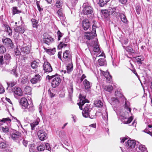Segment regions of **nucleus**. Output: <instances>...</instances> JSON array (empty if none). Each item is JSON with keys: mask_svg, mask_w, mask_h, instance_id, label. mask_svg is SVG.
<instances>
[{"mask_svg": "<svg viewBox=\"0 0 152 152\" xmlns=\"http://www.w3.org/2000/svg\"><path fill=\"white\" fill-rule=\"evenodd\" d=\"M92 107L91 105L89 104H86L82 111V113L83 116L85 118L89 117L91 119L95 118L96 117L95 113L93 115H89V113L91 110Z\"/></svg>", "mask_w": 152, "mask_h": 152, "instance_id": "1", "label": "nucleus"}, {"mask_svg": "<svg viewBox=\"0 0 152 152\" xmlns=\"http://www.w3.org/2000/svg\"><path fill=\"white\" fill-rule=\"evenodd\" d=\"M48 77L49 80L52 79L51 86L53 88H55L58 86L61 81L60 76L57 75H52L50 76L48 75L47 78Z\"/></svg>", "mask_w": 152, "mask_h": 152, "instance_id": "2", "label": "nucleus"}, {"mask_svg": "<svg viewBox=\"0 0 152 152\" xmlns=\"http://www.w3.org/2000/svg\"><path fill=\"white\" fill-rule=\"evenodd\" d=\"M83 9L82 13L84 15H89L92 14L93 12V9L87 4L84 3L83 6Z\"/></svg>", "mask_w": 152, "mask_h": 152, "instance_id": "3", "label": "nucleus"}, {"mask_svg": "<svg viewBox=\"0 0 152 152\" xmlns=\"http://www.w3.org/2000/svg\"><path fill=\"white\" fill-rule=\"evenodd\" d=\"M96 26L93 25L92 26V30L91 32H86L85 35V38L87 39L90 40L93 39L96 35Z\"/></svg>", "mask_w": 152, "mask_h": 152, "instance_id": "4", "label": "nucleus"}, {"mask_svg": "<svg viewBox=\"0 0 152 152\" xmlns=\"http://www.w3.org/2000/svg\"><path fill=\"white\" fill-rule=\"evenodd\" d=\"M11 59V57L10 54H7L4 55V58L2 56H0V64L2 65L4 64H8Z\"/></svg>", "mask_w": 152, "mask_h": 152, "instance_id": "5", "label": "nucleus"}, {"mask_svg": "<svg viewBox=\"0 0 152 152\" xmlns=\"http://www.w3.org/2000/svg\"><path fill=\"white\" fill-rule=\"evenodd\" d=\"M79 98L80 102L77 104L79 106L80 109L81 110H82L83 109L82 106L85 103L88 102V99H86V96H83L81 94H80L79 95Z\"/></svg>", "mask_w": 152, "mask_h": 152, "instance_id": "6", "label": "nucleus"}, {"mask_svg": "<svg viewBox=\"0 0 152 152\" xmlns=\"http://www.w3.org/2000/svg\"><path fill=\"white\" fill-rule=\"evenodd\" d=\"M72 59L71 53L69 50H66L63 53V61H69Z\"/></svg>", "mask_w": 152, "mask_h": 152, "instance_id": "7", "label": "nucleus"}, {"mask_svg": "<svg viewBox=\"0 0 152 152\" xmlns=\"http://www.w3.org/2000/svg\"><path fill=\"white\" fill-rule=\"evenodd\" d=\"M137 145L136 142L134 140H129L127 141V142L126 145V147L127 149L130 151L131 149L134 148Z\"/></svg>", "mask_w": 152, "mask_h": 152, "instance_id": "8", "label": "nucleus"}, {"mask_svg": "<svg viewBox=\"0 0 152 152\" xmlns=\"http://www.w3.org/2000/svg\"><path fill=\"white\" fill-rule=\"evenodd\" d=\"M2 42L3 44L6 46L11 48H13V44L10 39L9 38H3L2 39Z\"/></svg>", "mask_w": 152, "mask_h": 152, "instance_id": "9", "label": "nucleus"}, {"mask_svg": "<svg viewBox=\"0 0 152 152\" xmlns=\"http://www.w3.org/2000/svg\"><path fill=\"white\" fill-rule=\"evenodd\" d=\"M41 79V76L39 74H37L31 79L30 81L32 84H34L39 82Z\"/></svg>", "mask_w": 152, "mask_h": 152, "instance_id": "10", "label": "nucleus"}, {"mask_svg": "<svg viewBox=\"0 0 152 152\" xmlns=\"http://www.w3.org/2000/svg\"><path fill=\"white\" fill-rule=\"evenodd\" d=\"M37 135L41 140L43 141L46 139L47 134L43 130L39 131L37 132Z\"/></svg>", "mask_w": 152, "mask_h": 152, "instance_id": "11", "label": "nucleus"}, {"mask_svg": "<svg viewBox=\"0 0 152 152\" xmlns=\"http://www.w3.org/2000/svg\"><path fill=\"white\" fill-rule=\"evenodd\" d=\"M43 69L46 72H50L52 71V68L49 63L48 62H45L44 64Z\"/></svg>", "mask_w": 152, "mask_h": 152, "instance_id": "12", "label": "nucleus"}, {"mask_svg": "<svg viewBox=\"0 0 152 152\" xmlns=\"http://www.w3.org/2000/svg\"><path fill=\"white\" fill-rule=\"evenodd\" d=\"M44 37L43 41L47 45H49V44L51 43L53 41V39L46 34H44Z\"/></svg>", "mask_w": 152, "mask_h": 152, "instance_id": "13", "label": "nucleus"}, {"mask_svg": "<svg viewBox=\"0 0 152 152\" xmlns=\"http://www.w3.org/2000/svg\"><path fill=\"white\" fill-rule=\"evenodd\" d=\"M12 91L15 94H16L18 96H20L23 95V92L21 89L19 87H15L12 89Z\"/></svg>", "mask_w": 152, "mask_h": 152, "instance_id": "14", "label": "nucleus"}, {"mask_svg": "<svg viewBox=\"0 0 152 152\" xmlns=\"http://www.w3.org/2000/svg\"><path fill=\"white\" fill-rule=\"evenodd\" d=\"M20 103L24 109H26L28 106V103L27 99L24 97L22 98L20 100Z\"/></svg>", "mask_w": 152, "mask_h": 152, "instance_id": "15", "label": "nucleus"}, {"mask_svg": "<svg viewBox=\"0 0 152 152\" xmlns=\"http://www.w3.org/2000/svg\"><path fill=\"white\" fill-rule=\"evenodd\" d=\"M90 24L88 19L84 20L83 22V27L84 30H87L90 27Z\"/></svg>", "mask_w": 152, "mask_h": 152, "instance_id": "16", "label": "nucleus"}, {"mask_svg": "<svg viewBox=\"0 0 152 152\" xmlns=\"http://www.w3.org/2000/svg\"><path fill=\"white\" fill-rule=\"evenodd\" d=\"M14 31L16 33L22 34L25 31V28L23 26L21 25L15 28Z\"/></svg>", "mask_w": 152, "mask_h": 152, "instance_id": "17", "label": "nucleus"}, {"mask_svg": "<svg viewBox=\"0 0 152 152\" xmlns=\"http://www.w3.org/2000/svg\"><path fill=\"white\" fill-rule=\"evenodd\" d=\"M83 86L85 89L88 91L92 86V84L86 79H85L83 81Z\"/></svg>", "mask_w": 152, "mask_h": 152, "instance_id": "18", "label": "nucleus"}, {"mask_svg": "<svg viewBox=\"0 0 152 152\" xmlns=\"http://www.w3.org/2000/svg\"><path fill=\"white\" fill-rule=\"evenodd\" d=\"M20 49L21 52L24 54H29L30 51V48L27 46L22 47Z\"/></svg>", "mask_w": 152, "mask_h": 152, "instance_id": "19", "label": "nucleus"}, {"mask_svg": "<svg viewBox=\"0 0 152 152\" xmlns=\"http://www.w3.org/2000/svg\"><path fill=\"white\" fill-rule=\"evenodd\" d=\"M137 143L138 144L137 145V146L139 150L141 151L142 152H145V151L147 152L145 145L141 144L138 142H137Z\"/></svg>", "mask_w": 152, "mask_h": 152, "instance_id": "20", "label": "nucleus"}, {"mask_svg": "<svg viewBox=\"0 0 152 152\" xmlns=\"http://www.w3.org/2000/svg\"><path fill=\"white\" fill-rule=\"evenodd\" d=\"M20 137V134L19 132H16L15 133H13L11 136V138L14 140H18Z\"/></svg>", "mask_w": 152, "mask_h": 152, "instance_id": "21", "label": "nucleus"}, {"mask_svg": "<svg viewBox=\"0 0 152 152\" xmlns=\"http://www.w3.org/2000/svg\"><path fill=\"white\" fill-rule=\"evenodd\" d=\"M135 58V61L139 65L141 64H142V61L144 60L143 57L141 56H137Z\"/></svg>", "mask_w": 152, "mask_h": 152, "instance_id": "22", "label": "nucleus"}, {"mask_svg": "<svg viewBox=\"0 0 152 152\" xmlns=\"http://www.w3.org/2000/svg\"><path fill=\"white\" fill-rule=\"evenodd\" d=\"M7 146L5 141L0 137V148H5Z\"/></svg>", "mask_w": 152, "mask_h": 152, "instance_id": "23", "label": "nucleus"}, {"mask_svg": "<svg viewBox=\"0 0 152 152\" xmlns=\"http://www.w3.org/2000/svg\"><path fill=\"white\" fill-rule=\"evenodd\" d=\"M39 65V62L36 61H34L31 63V66L34 69H37Z\"/></svg>", "mask_w": 152, "mask_h": 152, "instance_id": "24", "label": "nucleus"}, {"mask_svg": "<svg viewBox=\"0 0 152 152\" xmlns=\"http://www.w3.org/2000/svg\"><path fill=\"white\" fill-rule=\"evenodd\" d=\"M45 51L48 54L52 55H53L56 52L55 48L53 49H47L45 47L44 48Z\"/></svg>", "mask_w": 152, "mask_h": 152, "instance_id": "25", "label": "nucleus"}, {"mask_svg": "<svg viewBox=\"0 0 152 152\" xmlns=\"http://www.w3.org/2000/svg\"><path fill=\"white\" fill-rule=\"evenodd\" d=\"M73 91V85L72 83H70L69 85V88L68 89V95L70 99L72 98V96Z\"/></svg>", "mask_w": 152, "mask_h": 152, "instance_id": "26", "label": "nucleus"}, {"mask_svg": "<svg viewBox=\"0 0 152 152\" xmlns=\"http://www.w3.org/2000/svg\"><path fill=\"white\" fill-rule=\"evenodd\" d=\"M100 71L107 79L109 80H110L111 79V76L109 74L108 72H104L102 70H100Z\"/></svg>", "mask_w": 152, "mask_h": 152, "instance_id": "27", "label": "nucleus"}, {"mask_svg": "<svg viewBox=\"0 0 152 152\" xmlns=\"http://www.w3.org/2000/svg\"><path fill=\"white\" fill-rule=\"evenodd\" d=\"M39 118H37L34 122L31 124V129L32 130H33L34 127L39 124Z\"/></svg>", "mask_w": 152, "mask_h": 152, "instance_id": "28", "label": "nucleus"}, {"mask_svg": "<svg viewBox=\"0 0 152 152\" xmlns=\"http://www.w3.org/2000/svg\"><path fill=\"white\" fill-rule=\"evenodd\" d=\"M31 22L32 27L37 28L38 26V21L35 19L32 18L31 19Z\"/></svg>", "mask_w": 152, "mask_h": 152, "instance_id": "29", "label": "nucleus"}, {"mask_svg": "<svg viewBox=\"0 0 152 152\" xmlns=\"http://www.w3.org/2000/svg\"><path fill=\"white\" fill-rule=\"evenodd\" d=\"M94 105L97 107H101L103 106V104L102 102L99 100H96L94 101Z\"/></svg>", "mask_w": 152, "mask_h": 152, "instance_id": "30", "label": "nucleus"}, {"mask_svg": "<svg viewBox=\"0 0 152 152\" xmlns=\"http://www.w3.org/2000/svg\"><path fill=\"white\" fill-rule=\"evenodd\" d=\"M5 30L6 31V32L7 33L8 35L11 36L12 35V30L8 26H6Z\"/></svg>", "mask_w": 152, "mask_h": 152, "instance_id": "31", "label": "nucleus"}, {"mask_svg": "<svg viewBox=\"0 0 152 152\" xmlns=\"http://www.w3.org/2000/svg\"><path fill=\"white\" fill-rule=\"evenodd\" d=\"M104 89L106 91L110 92L113 90V87L112 86H105L103 87Z\"/></svg>", "mask_w": 152, "mask_h": 152, "instance_id": "32", "label": "nucleus"}, {"mask_svg": "<svg viewBox=\"0 0 152 152\" xmlns=\"http://www.w3.org/2000/svg\"><path fill=\"white\" fill-rule=\"evenodd\" d=\"M120 17L121 21L125 23H126L128 22V20L126 16L123 14L121 13L120 15Z\"/></svg>", "mask_w": 152, "mask_h": 152, "instance_id": "33", "label": "nucleus"}, {"mask_svg": "<svg viewBox=\"0 0 152 152\" xmlns=\"http://www.w3.org/2000/svg\"><path fill=\"white\" fill-rule=\"evenodd\" d=\"M1 131L5 133H7L9 132V128L7 126H1Z\"/></svg>", "mask_w": 152, "mask_h": 152, "instance_id": "34", "label": "nucleus"}, {"mask_svg": "<svg viewBox=\"0 0 152 152\" xmlns=\"http://www.w3.org/2000/svg\"><path fill=\"white\" fill-rule=\"evenodd\" d=\"M110 0H99V4L101 7L104 6Z\"/></svg>", "mask_w": 152, "mask_h": 152, "instance_id": "35", "label": "nucleus"}, {"mask_svg": "<svg viewBox=\"0 0 152 152\" xmlns=\"http://www.w3.org/2000/svg\"><path fill=\"white\" fill-rule=\"evenodd\" d=\"M11 73L16 77H17L18 76V75L17 71V68L16 67H14L13 69L11 70Z\"/></svg>", "mask_w": 152, "mask_h": 152, "instance_id": "36", "label": "nucleus"}, {"mask_svg": "<svg viewBox=\"0 0 152 152\" xmlns=\"http://www.w3.org/2000/svg\"><path fill=\"white\" fill-rule=\"evenodd\" d=\"M133 118L132 117H131L128 119L125 118L124 121H123V123L124 124H128L130 123L133 120Z\"/></svg>", "mask_w": 152, "mask_h": 152, "instance_id": "37", "label": "nucleus"}, {"mask_svg": "<svg viewBox=\"0 0 152 152\" xmlns=\"http://www.w3.org/2000/svg\"><path fill=\"white\" fill-rule=\"evenodd\" d=\"M73 65L72 63L69 64L67 66V70L68 73L71 72L73 69Z\"/></svg>", "mask_w": 152, "mask_h": 152, "instance_id": "38", "label": "nucleus"}, {"mask_svg": "<svg viewBox=\"0 0 152 152\" xmlns=\"http://www.w3.org/2000/svg\"><path fill=\"white\" fill-rule=\"evenodd\" d=\"M116 7H113L109 9V14L114 15L115 13Z\"/></svg>", "mask_w": 152, "mask_h": 152, "instance_id": "39", "label": "nucleus"}, {"mask_svg": "<svg viewBox=\"0 0 152 152\" xmlns=\"http://www.w3.org/2000/svg\"><path fill=\"white\" fill-rule=\"evenodd\" d=\"M124 48H125L126 50L129 52L132 53H135V51L133 50L132 48L130 46L127 47L126 48L125 46H123Z\"/></svg>", "mask_w": 152, "mask_h": 152, "instance_id": "40", "label": "nucleus"}, {"mask_svg": "<svg viewBox=\"0 0 152 152\" xmlns=\"http://www.w3.org/2000/svg\"><path fill=\"white\" fill-rule=\"evenodd\" d=\"M98 61L99 65L100 66H104L106 64V61L103 58L99 59L98 60Z\"/></svg>", "mask_w": 152, "mask_h": 152, "instance_id": "41", "label": "nucleus"}, {"mask_svg": "<svg viewBox=\"0 0 152 152\" xmlns=\"http://www.w3.org/2000/svg\"><path fill=\"white\" fill-rule=\"evenodd\" d=\"M6 51L5 48L3 45H0V54H3Z\"/></svg>", "mask_w": 152, "mask_h": 152, "instance_id": "42", "label": "nucleus"}, {"mask_svg": "<svg viewBox=\"0 0 152 152\" xmlns=\"http://www.w3.org/2000/svg\"><path fill=\"white\" fill-rule=\"evenodd\" d=\"M67 45V44L64 43L63 42H61L58 46V48L59 49H61L63 48H65L66 47Z\"/></svg>", "mask_w": 152, "mask_h": 152, "instance_id": "43", "label": "nucleus"}, {"mask_svg": "<svg viewBox=\"0 0 152 152\" xmlns=\"http://www.w3.org/2000/svg\"><path fill=\"white\" fill-rule=\"evenodd\" d=\"M102 14L105 18L108 17L110 15L108 11L107 10H102Z\"/></svg>", "mask_w": 152, "mask_h": 152, "instance_id": "44", "label": "nucleus"}, {"mask_svg": "<svg viewBox=\"0 0 152 152\" xmlns=\"http://www.w3.org/2000/svg\"><path fill=\"white\" fill-rule=\"evenodd\" d=\"M12 11L13 14L14 15L16 13L21 12V11H20L18 10L17 9V7H13Z\"/></svg>", "mask_w": 152, "mask_h": 152, "instance_id": "45", "label": "nucleus"}, {"mask_svg": "<svg viewBox=\"0 0 152 152\" xmlns=\"http://www.w3.org/2000/svg\"><path fill=\"white\" fill-rule=\"evenodd\" d=\"M37 149L38 152L43 151L45 149V145H40L37 147Z\"/></svg>", "mask_w": 152, "mask_h": 152, "instance_id": "46", "label": "nucleus"}, {"mask_svg": "<svg viewBox=\"0 0 152 152\" xmlns=\"http://www.w3.org/2000/svg\"><path fill=\"white\" fill-rule=\"evenodd\" d=\"M25 91L26 94H30L31 92V88L28 86L26 87L25 88Z\"/></svg>", "mask_w": 152, "mask_h": 152, "instance_id": "47", "label": "nucleus"}, {"mask_svg": "<svg viewBox=\"0 0 152 152\" xmlns=\"http://www.w3.org/2000/svg\"><path fill=\"white\" fill-rule=\"evenodd\" d=\"M62 3L60 1L58 0L56 4V7L58 8H60L62 6Z\"/></svg>", "mask_w": 152, "mask_h": 152, "instance_id": "48", "label": "nucleus"}, {"mask_svg": "<svg viewBox=\"0 0 152 152\" xmlns=\"http://www.w3.org/2000/svg\"><path fill=\"white\" fill-rule=\"evenodd\" d=\"M21 82L22 84H25L28 82V80L26 77H24L21 79Z\"/></svg>", "mask_w": 152, "mask_h": 152, "instance_id": "49", "label": "nucleus"}, {"mask_svg": "<svg viewBox=\"0 0 152 152\" xmlns=\"http://www.w3.org/2000/svg\"><path fill=\"white\" fill-rule=\"evenodd\" d=\"M99 50L100 49L99 46L97 44H96L94 47L93 50L95 52H98L99 51Z\"/></svg>", "mask_w": 152, "mask_h": 152, "instance_id": "50", "label": "nucleus"}, {"mask_svg": "<svg viewBox=\"0 0 152 152\" xmlns=\"http://www.w3.org/2000/svg\"><path fill=\"white\" fill-rule=\"evenodd\" d=\"M57 14L58 16L60 17H62L63 15V14L62 12V9H59L58 11Z\"/></svg>", "mask_w": 152, "mask_h": 152, "instance_id": "51", "label": "nucleus"}, {"mask_svg": "<svg viewBox=\"0 0 152 152\" xmlns=\"http://www.w3.org/2000/svg\"><path fill=\"white\" fill-rule=\"evenodd\" d=\"M8 87L12 88L15 85V83L14 81L11 82L10 83H7Z\"/></svg>", "mask_w": 152, "mask_h": 152, "instance_id": "52", "label": "nucleus"}, {"mask_svg": "<svg viewBox=\"0 0 152 152\" xmlns=\"http://www.w3.org/2000/svg\"><path fill=\"white\" fill-rule=\"evenodd\" d=\"M15 52L16 56H18L20 54V52L18 48H16L15 49Z\"/></svg>", "mask_w": 152, "mask_h": 152, "instance_id": "53", "label": "nucleus"}, {"mask_svg": "<svg viewBox=\"0 0 152 152\" xmlns=\"http://www.w3.org/2000/svg\"><path fill=\"white\" fill-rule=\"evenodd\" d=\"M143 132L146 133L148 134H149L152 137V132H150L149 130H148L147 128H146L145 130L142 131Z\"/></svg>", "mask_w": 152, "mask_h": 152, "instance_id": "54", "label": "nucleus"}, {"mask_svg": "<svg viewBox=\"0 0 152 152\" xmlns=\"http://www.w3.org/2000/svg\"><path fill=\"white\" fill-rule=\"evenodd\" d=\"M136 10L137 13L138 14H140L141 11V7H140L137 6L136 7Z\"/></svg>", "mask_w": 152, "mask_h": 152, "instance_id": "55", "label": "nucleus"}, {"mask_svg": "<svg viewBox=\"0 0 152 152\" xmlns=\"http://www.w3.org/2000/svg\"><path fill=\"white\" fill-rule=\"evenodd\" d=\"M45 146L46 149L48 151H50L51 150V148L50 146V145L48 143H46L45 144Z\"/></svg>", "mask_w": 152, "mask_h": 152, "instance_id": "56", "label": "nucleus"}, {"mask_svg": "<svg viewBox=\"0 0 152 152\" xmlns=\"http://www.w3.org/2000/svg\"><path fill=\"white\" fill-rule=\"evenodd\" d=\"M57 35L58 36V40H60V38L62 37V33L60 31H58L57 32Z\"/></svg>", "mask_w": 152, "mask_h": 152, "instance_id": "57", "label": "nucleus"}, {"mask_svg": "<svg viewBox=\"0 0 152 152\" xmlns=\"http://www.w3.org/2000/svg\"><path fill=\"white\" fill-rule=\"evenodd\" d=\"M4 88L0 83V94H2L4 92Z\"/></svg>", "mask_w": 152, "mask_h": 152, "instance_id": "58", "label": "nucleus"}, {"mask_svg": "<svg viewBox=\"0 0 152 152\" xmlns=\"http://www.w3.org/2000/svg\"><path fill=\"white\" fill-rule=\"evenodd\" d=\"M28 142L24 139L22 141L23 144L25 147H27L28 145Z\"/></svg>", "mask_w": 152, "mask_h": 152, "instance_id": "59", "label": "nucleus"}, {"mask_svg": "<svg viewBox=\"0 0 152 152\" xmlns=\"http://www.w3.org/2000/svg\"><path fill=\"white\" fill-rule=\"evenodd\" d=\"M102 118L104 120L107 121L108 120L107 114L106 113L104 116H103V115H102Z\"/></svg>", "mask_w": 152, "mask_h": 152, "instance_id": "60", "label": "nucleus"}, {"mask_svg": "<svg viewBox=\"0 0 152 152\" xmlns=\"http://www.w3.org/2000/svg\"><path fill=\"white\" fill-rule=\"evenodd\" d=\"M122 43L126 45L128 42V39L126 38H125L122 41Z\"/></svg>", "mask_w": 152, "mask_h": 152, "instance_id": "61", "label": "nucleus"}, {"mask_svg": "<svg viewBox=\"0 0 152 152\" xmlns=\"http://www.w3.org/2000/svg\"><path fill=\"white\" fill-rule=\"evenodd\" d=\"M62 54V52H59L58 54V57L61 60L63 61V59H62L61 55Z\"/></svg>", "mask_w": 152, "mask_h": 152, "instance_id": "62", "label": "nucleus"}, {"mask_svg": "<svg viewBox=\"0 0 152 152\" xmlns=\"http://www.w3.org/2000/svg\"><path fill=\"white\" fill-rule=\"evenodd\" d=\"M128 139L126 137H122L120 138V139L121 140V143H124V141Z\"/></svg>", "mask_w": 152, "mask_h": 152, "instance_id": "63", "label": "nucleus"}, {"mask_svg": "<svg viewBox=\"0 0 152 152\" xmlns=\"http://www.w3.org/2000/svg\"><path fill=\"white\" fill-rule=\"evenodd\" d=\"M119 1L121 4H124L127 2V0H119Z\"/></svg>", "mask_w": 152, "mask_h": 152, "instance_id": "64", "label": "nucleus"}]
</instances>
